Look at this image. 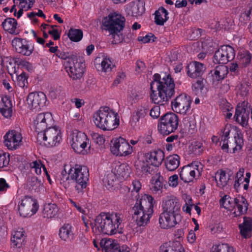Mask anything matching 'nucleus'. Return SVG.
Returning a JSON list of instances; mask_svg holds the SVG:
<instances>
[{
  "label": "nucleus",
  "mask_w": 252,
  "mask_h": 252,
  "mask_svg": "<svg viewBox=\"0 0 252 252\" xmlns=\"http://www.w3.org/2000/svg\"><path fill=\"white\" fill-rule=\"evenodd\" d=\"M150 98L155 104L164 105L175 94V84L170 74L165 75L161 79L160 75L156 73L150 84Z\"/></svg>",
  "instance_id": "1"
},
{
  "label": "nucleus",
  "mask_w": 252,
  "mask_h": 252,
  "mask_svg": "<svg viewBox=\"0 0 252 252\" xmlns=\"http://www.w3.org/2000/svg\"><path fill=\"white\" fill-rule=\"evenodd\" d=\"M122 220L119 214L101 213L98 215L94 223H91L93 231L112 235L116 233Z\"/></svg>",
  "instance_id": "2"
},
{
  "label": "nucleus",
  "mask_w": 252,
  "mask_h": 252,
  "mask_svg": "<svg viewBox=\"0 0 252 252\" xmlns=\"http://www.w3.org/2000/svg\"><path fill=\"white\" fill-rule=\"evenodd\" d=\"M126 19L121 14L111 13L102 20L103 29L109 31L113 37L112 43L118 44L125 39L121 32L125 26Z\"/></svg>",
  "instance_id": "3"
},
{
  "label": "nucleus",
  "mask_w": 252,
  "mask_h": 252,
  "mask_svg": "<svg viewBox=\"0 0 252 252\" xmlns=\"http://www.w3.org/2000/svg\"><path fill=\"white\" fill-rule=\"evenodd\" d=\"M95 126L104 130H112L119 125V116L108 107H101L93 115Z\"/></svg>",
  "instance_id": "4"
},
{
  "label": "nucleus",
  "mask_w": 252,
  "mask_h": 252,
  "mask_svg": "<svg viewBox=\"0 0 252 252\" xmlns=\"http://www.w3.org/2000/svg\"><path fill=\"white\" fill-rule=\"evenodd\" d=\"M70 174L76 191L78 195H82L85 191L89 181V173L88 167L75 164L74 167L70 168Z\"/></svg>",
  "instance_id": "5"
},
{
  "label": "nucleus",
  "mask_w": 252,
  "mask_h": 252,
  "mask_svg": "<svg viewBox=\"0 0 252 252\" xmlns=\"http://www.w3.org/2000/svg\"><path fill=\"white\" fill-rule=\"evenodd\" d=\"M62 139L60 130L56 126H50L37 134V140L39 144L52 147L59 144Z\"/></svg>",
  "instance_id": "6"
},
{
  "label": "nucleus",
  "mask_w": 252,
  "mask_h": 252,
  "mask_svg": "<svg viewBox=\"0 0 252 252\" xmlns=\"http://www.w3.org/2000/svg\"><path fill=\"white\" fill-rule=\"evenodd\" d=\"M178 125V116L172 112L167 113L159 118L158 130L163 135H169L177 129Z\"/></svg>",
  "instance_id": "7"
},
{
  "label": "nucleus",
  "mask_w": 252,
  "mask_h": 252,
  "mask_svg": "<svg viewBox=\"0 0 252 252\" xmlns=\"http://www.w3.org/2000/svg\"><path fill=\"white\" fill-rule=\"evenodd\" d=\"M154 205L153 197L150 195L144 194L141 197H138L132 209V212L134 215H140L141 213L153 215Z\"/></svg>",
  "instance_id": "8"
},
{
  "label": "nucleus",
  "mask_w": 252,
  "mask_h": 252,
  "mask_svg": "<svg viewBox=\"0 0 252 252\" xmlns=\"http://www.w3.org/2000/svg\"><path fill=\"white\" fill-rule=\"evenodd\" d=\"M38 207L36 199L31 196H26L18 205V210L20 216L24 218L30 217L36 213Z\"/></svg>",
  "instance_id": "9"
},
{
  "label": "nucleus",
  "mask_w": 252,
  "mask_h": 252,
  "mask_svg": "<svg viewBox=\"0 0 252 252\" xmlns=\"http://www.w3.org/2000/svg\"><path fill=\"white\" fill-rule=\"evenodd\" d=\"M85 68L84 61L77 57L75 61H67L65 66L69 76L73 80L80 79L85 72Z\"/></svg>",
  "instance_id": "10"
},
{
  "label": "nucleus",
  "mask_w": 252,
  "mask_h": 252,
  "mask_svg": "<svg viewBox=\"0 0 252 252\" xmlns=\"http://www.w3.org/2000/svg\"><path fill=\"white\" fill-rule=\"evenodd\" d=\"M234 49L229 45H222L215 52L213 62L215 63L226 64L235 58Z\"/></svg>",
  "instance_id": "11"
},
{
  "label": "nucleus",
  "mask_w": 252,
  "mask_h": 252,
  "mask_svg": "<svg viewBox=\"0 0 252 252\" xmlns=\"http://www.w3.org/2000/svg\"><path fill=\"white\" fill-rule=\"evenodd\" d=\"M111 152L116 156H126L130 154L132 151V147L126 140L120 137L111 140Z\"/></svg>",
  "instance_id": "12"
},
{
  "label": "nucleus",
  "mask_w": 252,
  "mask_h": 252,
  "mask_svg": "<svg viewBox=\"0 0 252 252\" xmlns=\"http://www.w3.org/2000/svg\"><path fill=\"white\" fill-rule=\"evenodd\" d=\"M89 141V139L84 133L76 131L72 134L71 146L75 153L84 155L86 153L85 148Z\"/></svg>",
  "instance_id": "13"
},
{
  "label": "nucleus",
  "mask_w": 252,
  "mask_h": 252,
  "mask_svg": "<svg viewBox=\"0 0 252 252\" xmlns=\"http://www.w3.org/2000/svg\"><path fill=\"white\" fill-rule=\"evenodd\" d=\"M191 101L189 95L184 94H181L172 101V109L176 113L185 114L189 109Z\"/></svg>",
  "instance_id": "14"
},
{
  "label": "nucleus",
  "mask_w": 252,
  "mask_h": 252,
  "mask_svg": "<svg viewBox=\"0 0 252 252\" xmlns=\"http://www.w3.org/2000/svg\"><path fill=\"white\" fill-rule=\"evenodd\" d=\"M4 145L9 150H16L20 145L22 136L15 130H9L3 137Z\"/></svg>",
  "instance_id": "15"
},
{
  "label": "nucleus",
  "mask_w": 252,
  "mask_h": 252,
  "mask_svg": "<svg viewBox=\"0 0 252 252\" xmlns=\"http://www.w3.org/2000/svg\"><path fill=\"white\" fill-rule=\"evenodd\" d=\"M53 119L50 113H43L37 115L34 120L35 131L37 133L40 132L53 125Z\"/></svg>",
  "instance_id": "16"
},
{
  "label": "nucleus",
  "mask_w": 252,
  "mask_h": 252,
  "mask_svg": "<svg viewBox=\"0 0 252 252\" xmlns=\"http://www.w3.org/2000/svg\"><path fill=\"white\" fill-rule=\"evenodd\" d=\"M27 101L31 109L39 110L45 106L46 96L43 92H33L29 94Z\"/></svg>",
  "instance_id": "17"
},
{
  "label": "nucleus",
  "mask_w": 252,
  "mask_h": 252,
  "mask_svg": "<svg viewBox=\"0 0 252 252\" xmlns=\"http://www.w3.org/2000/svg\"><path fill=\"white\" fill-rule=\"evenodd\" d=\"M182 220L181 216H175L163 211L159 217L160 226L163 229H168L174 227Z\"/></svg>",
  "instance_id": "18"
},
{
  "label": "nucleus",
  "mask_w": 252,
  "mask_h": 252,
  "mask_svg": "<svg viewBox=\"0 0 252 252\" xmlns=\"http://www.w3.org/2000/svg\"><path fill=\"white\" fill-rule=\"evenodd\" d=\"M163 211L169 214L177 216H181L180 203L178 199L175 196H167L162 201Z\"/></svg>",
  "instance_id": "19"
},
{
  "label": "nucleus",
  "mask_w": 252,
  "mask_h": 252,
  "mask_svg": "<svg viewBox=\"0 0 252 252\" xmlns=\"http://www.w3.org/2000/svg\"><path fill=\"white\" fill-rule=\"evenodd\" d=\"M145 159L151 165L158 167L164 159V153L162 150L158 149L146 154Z\"/></svg>",
  "instance_id": "20"
},
{
  "label": "nucleus",
  "mask_w": 252,
  "mask_h": 252,
  "mask_svg": "<svg viewBox=\"0 0 252 252\" xmlns=\"http://www.w3.org/2000/svg\"><path fill=\"white\" fill-rule=\"evenodd\" d=\"M145 3L140 0L132 1L126 8V12L128 15L137 17L141 16L145 12Z\"/></svg>",
  "instance_id": "21"
},
{
  "label": "nucleus",
  "mask_w": 252,
  "mask_h": 252,
  "mask_svg": "<svg viewBox=\"0 0 252 252\" xmlns=\"http://www.w3.org/2000/svg\"><path fill=\"white\" fill-rule=\"evenodd\" d=\"M248 201L243 196L239 195L238 197L234 198L233 206V208L236 207L238 209L237 212L233 213L235 216L238 217L246 214L248 209Z\"/></svg>",
  "instance_id": "22"
},
{
  "label": "nucleus",
  "mask_w": 252,
  "mask_h": 252,
  "mask_svg": "<svg viewBox=\"0 0 252 252\" xmlns=\"http://www.w3.org/2000/svg\"><path fill=\"white\" fill-rule=\"evenodd\" d=\"M210 73H212L213 83H218L226 77L228 73V68L225 65H218Z\"/></svg>",
  "instance_id": "23"
},
{
  "label": "nucleus",
  "mask_w": 252,
  "mask_h": 252,
  "mask_svg": "<svg viewBox=\"0 0 252 252\" xmlns=\"http://www.w3.org/2000/svg\"><path fill=\"white\" fill-rule=\"evenodd\" d=\"M193 163L188 164L182 167L180 173V178L185 183H189L193 181L195 177V168L193 167Z\"/></svg>",
  "instance_id": "24"
},
{
  "label": "nucleus",
  "mask_w": 252,
  "mask_h": 252,
  "mask_svg": "<svg viewBox=\"0 0 252 252\" xmlns=\"http://www.w3.org/2000/svg\"><path fill=\"white\" fill-rule=\"evenodd\" d=\"M249 115V112L247 111L245 108L237 106L234 119L236 122L244 126L248 124Z\"/></svg>",
  "instance_id": "25"
},
{
  "label": "nucleus",
  "mask_w": 252,
  "mask_h": 252,
  "mask_svg": "<svg viewBox=\"0 0 252 252\" xmlns=\"http://www.w3.org/2000/svg\"><path fill=\"white\" fill-rule=\"evenodd\" d=\"M18 23L14 18H7L2 23L3 29L13 35L19 34V31L17 29Z\"/></svg>",
  "instance_id": "26"
},
{
  "label": "nucleus",
  "mask_w": 252,
  "mask_h": 252,
  "mask_svg": "<svg viewBox=\"0 0 252 252\" xmlns=\"http://www.w3.org/2000/svg\"><path fill=\"white\" fill-rule=\"evenodd\" d=\"M241 235L245 238L251 236L252 230V219L246 217H244V222L239 225Z\"/></svg>",
  "instance_id": "27"
},
{
  "label": "nucleus",
  "mask_w": 252,
  "mask_h": 252,
  "mask_svg": "<svg viewBox=\"0 0 252 252\" xmlns=\"http://www.w3.org/2000/svg\"><path fill=\"white\" fill-rule=\"evenodd\" d=\"M150 162H147L146 160H138L135 162L134 167L137 172H142L144 174H152L153 171V168L151 166Z\"/></svg>",
  "instance_id": "28"
},
{
  "label": "nucleus",
  "mask_w": 252,
  "mask_h": 252,
  "mask_svg": "<svg viewBox=\"0 0 252 252\" xmlns=\"http://www.w3.org/2000/svg\"><path fill=\"white\" fill-rule=\"evenodd\" d=\"M59 236L64 241H70L74 238V234L71 229V226L69 224H64L60 229Z\"/></svg>",
  "instance_id": "29"
},
{
  "label": "nucleus",
  "mask_w": 252,
  "mask_h": 252,
  "mask_svg": "<svg viewBox=\"0 0 252 252\" xmlns=\"http://www.w3.org/2000/svg\"><path fill=\"white\" fill-rule=\"evenodd\" d=\"M180 157L177 154H173L167 157L165 160L166 167L169 171H174L179 166Z\"/></svg>",
  "instance_id": "30"
},
{
  "label": "nucleus",
  "mask_w": 252,
  "mask_h": 252,
  "mask_svg": "<svg viewBox=\"0 0 252 252\" xmlns=\"http://www.w3.org/2000/svg\"><path fill=\"white\" fill-rule=\"evenodd\" d=\"M149 110L148 106H141L137 108L133 113L132 121L135 125L142 121L147 114Z\"/></svg>",
  "instance_id": "31"
},
{
  "label": "nucleus",
  "mask_w": 252,
  "mask_h": 252,
  "mask_svg": "<svg viewBox=\"0 0 252 252\" xmlns=\"http://www.w3.org/2000/svg\"><path fill=\"white\" fill-rule=\"evenodd\" d=\"M168 13L167 11L163 7H160L155 13V22L159 26H162L164 23L168 20L167 15Z\"/></svg>",
  "instance_id": "32"
},
{
  "label": "nucleus",
  "mask_w": 252,
  "mask_h": 252,
  "mask_svg": "<svg viewBox=\"0 0 252 252\" xmlns=\"http://www.w3.org/2000/svg\"><path fill=\"white\" fill-rule=\"evenodd\" d=\"M58 211L59 208L55 204H45L43 210V216L47 219L54 218L57 215Z\"/></svg>",
  "instance_id": "33"
},
{
  "label": "nucleus",
  "mask_w": 252,
  "mask_h": 252,
  "mask_svg": "<svg viewBox=\"0 0 252 252\" xmlns=\"http://www.w3.org/2000/svg\"><path fill=\"white\" fill-rule=\"evenodd\" d=\"M66 167L67 168H69L68 166L65 165L64 166V169L62 170L60 175L61 184L65 189L69 188L70 184L72 183L71 174H70V169L68 170V172H67Z\"/></svg>",
  "instance_id": "34"
},
{
  "label": "nucleus",
  "mask_w": 252,
  "mask_h": 252,
  "mask_svg": "<svg viewBox=\"0 0 252 252\" xmlns=\"http://www.w3.org/2000/svg\"><path fill=\"white\" fill-rule=\"evenodd\" d=\"M153 180H155L154 184L153 189L155 191H158L161 190L164 187L166 188L165 186L167 184V182L164 180L163 177H162L159 173H157L152 178Z\"/></svg>",
  "instance_id": "35"
},
{
  "label": "nucleus",
  "mask_w": 252,
  "mask_h": 252,
  "mask_svg": "<svg viewBox=\"0 0 252 252\" xmlns=\"http://www.w3.org/2000/svg\"><path fill=\"white\" fill-rule=\"evenodd\" d=\"M129 169V166L126 163L118 164L114 169V174L124 178L128 176Z\"/></svg>",
  "instance_id": "36"
},
{
  "label": "nucleus",
  "mask_w": 252,
  "mask_h": 252,
  "mask_svg": "<svg viewBox=\"0 0 252 252\" xmlns=\"http://www.w3.org/2000/svg\"><path fill=\"white\" fill-rule=\"evenodd\" d=\"M152 215L148 213H141L140 215H134L132 212V218L135 220L137 225L139 226L146 225L150 221Z\"/></svg>",
  "instance_id": "37"
},
{
  "label": "nucleus",
  "mask_w": 252,
  "mask_h": 252,
  "mask_svg": "<svg viewBox=\"0 0 252 252\" xmlns=\"http://www.w3.org/2000/svg\"><path fill=\"white\" fill-rule=\"evenodd\" d=\"M243 139L242 135L237 134L236 136H234V143H230L229 148H232V152L230 153H235L236 152L240 151L243 145Z\"/></svg>",
  "instance_id": "38"
},
{
  "label": "nucleus",
  "mask_w": 252,
  "mask_h": 252,
  "mask_svg": "<svg viewBox=\"0 0 252 252\" xmlns=\"http://www.w3.org/2000/svg\"><path fill=\"white\" fill-rule=\"evenodd\" d=\"M217 175H218L219 178V182H218L216 177H215V180L217 183V186L221 188H223L227 185L231 175L229 174L227 177L226 175L225 171L223 170H221L220 173L217 172L216 173V176Z\"/></svg>",
  "instance_id": "39"
},
{
  "label": "nucleus",
  "mask_w": 252,
  "mask_h": 252,
  "mask_svg": "<svg viewBox=\"0 0 252 252\" xmlns=\"http://www.w3.org/2000/svg\"><path fill=\"white\" fill-rule=\"evenodd\" d=\"M68 36L71 41L78 42L83 37V32L80 29L71 28L68 33Z\"/></svg>",
  "instance_id": "40"
},
{
  "label": "nucleus",
  "mask_w": 252,
  "mask_h": 252,
  "mask_svg": "<svg viewBox=\"0 0 252 252\" xmlns=\"http://www.w3.org/2000/svg\"><path fill=\"white\" fill-rule=\"evenodd\" d=\"M41 185V181L39 180L36 177H32L29 182V189L31 191L38 192L39 191V188Z\"/></svg>",
  "instance_id": "41"
},
{
  "label": "nucleus",
  "mask_w": 252,
  "mask_h": 252,
  "mask_svg": "<svg viewBox=\"0 0 252 252\" xmlns=\"http://www.w3.org/2000/svg\"><path fill=\"white\" fill-rule=\"evenodd\" d=\"M28 41L25 40L24 42L23 43V46L17 49V52L24 56H30L33 51V47L30 46L28 44Z\"/></svg>",
  "instance_id": "42"
},
{
  "label": "nucleus",
  "mask_w": 252,
  "mask_h": 252,
  "mask_svg": "<svg viewBox=\"0 0 252 252\" xmlns=\"http://www.w3.org/2000/svg\"><path fill=\"white\" fill-rule=\"evenodd\" d=\"M118 244L113 240L111 239H102L100 242V245L102 248L103 252L110 251V249L114 247V245H117Z\"/></svg>",
  "instance_id": "43"
},
{
  "label": "nucleus",
  "mask_w": 252,
  "mask_h": 252,
  "mask_svg": "<svg viewBox=\"0 0 252 252\" xmlns=\"http://www.w3.org/2000/svg\"><path fill=\"white\" fill-rule=\"evenodd\" d=\"M56 56L62 60H66L68 59V61H70L71 62L72 61H75V59L77 57L76 54H74L73 53L65 52L61 50L58 51Z\"/></svg>",
  "instance_id": "44"
},
{
  "label": "nucleus",
  "mask_w": 252,
  "mask_h": 252,
  "mask_svg": "<svg viewBox=\"0 0 252 252\" xmlns=\"http://www.w3.org/2000/svg\"><path fill=\"white\" fill-rule=\"evenodd\" d=\"M234 203V198H231L230 196L225 195L220 200V206H222L224 208L228 209L230 207H233V204Z\"/></svg>",
  "instance_id": "45"
},
{
  "label": "nucleus",
  "mask_w": 252,
  "mask_h": 252,
  "mask_svg": "<svg viewBox=\"0 0 252 252\" xmlns=\"http://www.w3.org/2000/svg\"><path fill=\"white\" fill-rule=\"evenodd\" d=\"M203 79L200 78L192 85V90L196 94H201L203 90L204 85L203 82Z\"/></svg>",
  "instance_id": "46"
},
{
  "label": "nucleus",
  "mask_w": 252,
  "mask_h": 252,
  "mask_svg": "<svg viewBox=\"0 0 252 252\" xmlns=\"http://www.w3.org/2000/svg\"><path fill=\"white\" fill-rule=\"evenodd\" d=\"M212 252H234L233 249L227 244H219Z\"/></svg>",
  "instance_id": "47"
},
{
  "label": "nucleus",
  "mask_w": 252,
  "mask_h": 252,
  "mask_svg": "<svg viewBox=\"0 0 252 252\" xmlns=\"http://www.w3.org/2000/svg\"><path fill=\"white\" fill-rule=\"evenodd\" d=\"M114 65L112 64L111 61L107 58H104L101 62V67L102 71L108 72L111 70L112 67Z\"/></svg>",
  "instance_id": "48"
},
{
  "label": "nucleus",
  "mask_w": 252,
  "mask_h": 252,
  "mask_svg": "<svg viewBox=\"0 0 252 252\" xmlns=\"http://www.w3.org/2000/svg\"><path fill=\"white\" fill-rule=\"evenodd\" d=\"M159 252H183L179 249H177V247L173 245L172 246H167V244L163 245L160 247Z\"/></svg>",
  "instance_id": "49"
},
{
  "label": "nucleus",
  "mask_w": 252,
  "mask_h": 252,
  "mask_svg": "<svg viewBox=\"0 0 252 252\" xmlns=\"http://www.w3.org/2000/svg\"><path fill=\"white\" fill-rule=\"evenodd\" d=\"M195 63L192 62L187 66V73L189 76L191 78H197V74L195 71Z\"/></svg>",
  "instance_id": "50"
},
{
  "label": "nucleus",
  "mask_w": 252,
  "mask_h": 252,
  "mask_svg": "<svg viewBox=\"0 0 252 252\" xmlns=\"http://www.w3.org/2000/svg\"><path fill=\"white\" fill-rule=\"evenodd\" d=\"M193 63H194L195 68L197 77H201L206 69L204 65L202 63L195 61L193 62Z\"/></svg>",
  "instance_id": "51"
},
{
  "label": "nucleus",
  "mask_w": 252,
  "mask_h": 252,
  "mask_svg": "<svg viewBox=\"0 0 252 252\" xmlns=\"http://www.w3.org/2000/svg\"><path fill=\"white\" fill-rule=\"evenodd\" d=\"M156 37L152 33H150L148 34H147L144 37L140 36L138 37V40L139 41H142L144 43H146L150 42L152 41V42H154L155 39H156Z\"/></svg>",
  "instance_id": "52"
},
{
  "label": "nucleus",
  "mask_w": 252,
  "mask_h": 252,
  "mask_svg": "<svg viewBox=\"0 0 252 252\" xmlns=\"http://www.w3.org/2000/svg\"><path fill=\"white\" fill-rule=\"evenodd\" d=\"M25 238L11 239V244L13 247L20 248L25 244Z\"/></svg>",
  "instance_id": "53"
},
{
  "label": "nucleus",
  "mask_w": 252,
  "mask_h": 252,
  "mask_svg": "<svg viewBox=\"0 0 252 252\" xmlns=\"http://www.w3.org/2000/svg\"><path fill=\"white\" fill-rule=\"evenodd\" d=\"M115 174L113 173L108 174L106 177L104 179L105 183L111 187L114 186V181L116 180Z\"/></svg>",
  "instance_id": "54"
},
{
  "label": "nucleus",
  "mask_w": 252,
  "mask_h": 252,
  "mask_svg": "<svg viewBox=\"0 0 252 252\" xmlns=\"http://www.w3.org/2000/svg\"><path fill=\"white\" fill-rule=\"evenodd\" d=\"M150 115L154 119H157L160 116V107L158 106L153 107L150 110Z\"/></svg>",
  "instance_id": "55"
},
{
  "label": "nucleus",
  "mask_w": 252,
  "mask_h": 252,
  "mask_svg": "<svg viewBox=\"0 0 252 252\" xmlns=\"http://www.w3.org/2000/svg\"><path fill=\"white\" fill-rule=\"evenodd\" d=\"M23 38L15 37L11 42V44L13 47H14L17 51V49L18 48H20L23 46V43H24L23 41L25 40Z\"/></svg>",
  "instance_id": "56"
},
{
  "label": "nucleus",
  "mask_w": 252,
  "mask_h": 252,
  "mask_svg": "<svg viewBox=\"0 0 252 252\" xmlns=\"http://www.w3.org/2000/svg\"><path fill=\"white\" fill-rule=\"evenodd\" d=\"M241 58L243 63L245 65H247L251 61L252 55L249 52H246L242 55Z\"/></svg>",
  "instance_id": "57"
},
{
  "label": "nucleus",
  "mask_w": 252,
  "mask_h": 252,
  "mask_svg": "<svg viewBox=\"0 0 252 252\" xmlns=\"http://www.w3.org/2000/svg\"><path fill=\"white\" fill-rule=\"evenodd\" d=\"M31 167L32 168H34V170L37 168H39L40 167H42L43 171L44 172H46V168L45 166L41 162L40 160L39 161H34L32 162L30 164Z\"/></svg>",
  "instance_id": "58"
},
{
  "label": "nucleus",
  "mask_w": 252,
  "mask_h": 252,
  "mask_svg": "<svg viewBox=\"0 0 252 252\" xmlns=\"http://www.w3.org/2000/svg\"><path fill=\"white\" fill-rule=\"evenodd\" d=\"M0 112L5 118H8L12 116V109H6V108L2 107L0 108Z\"/></svg>",
  "instance_id": "59"
},
{
  "label": "nucleus",
  "mask_w": 252,
  "mask_h": 252,
  "mask_svg": "<svg viewBox=\"0 0 252 252\" xmlns=\"http://www.w3.org/2000/svg\"><path fill=\"white\" fill-rule=\"evenodd\" d=\"M178 176L177 175L175 174L170 177L169 179V186L176 187L178 185Z\"/></svg>",
  "instance_id": "60"
},
{
  "label": "nucleus",
  "mask_w": 252,
  "mask_h": 252,
  "mask_svg": "<svg viewBox=\"0 0 252 252\" xmlns=\"http://www.w3.org/2000/svg\"><path fill=\"white\" fill-rule=\"evenodd\" d=\"M2 101L3 103V107L6 109H12V103L9 98L7 96H5L2 98Z\"/></svg>",
  "instance_id": "61"
},
{
  "label": "nucleus",
  "mask_w": 252,
  "mask_h": 252,
  "mask_svg": "<svg viewBox=\"0 0 252 252\" xmlns=\"http://www.w3.org/2000/svg\"><path fill=\"white\" fill-rule=\"evenodd\" d=\"M9 161L6 159L4 154L0 153V168H2L8 164Z\"/></svg>",
  "instance_id": "62"
},
{
  "label": "nucleus",
  "mask_w": 252,
  "mask_h": 252,
  "mask_svg": "<svg viewBox=\"0 0 252 252\" xmlns=\"http://www.w3.org/2000/svg\"><path fill=\"white\" fill-rule=\"evenodd\" d=\"M94 139L96 144L99 145H101L104 143L105 139L103 136H101L98 134H94Z\"/></svg>",
  "instance_id": "63"
},
{
  "label": "nucleus",
  "mask_w": 252,
  "mask_h": 252,
  "mask_svg": "<svg viewBox=\"0 0 252 252\" xmlns=\"http://www.w3.org/2000/svg\"><path fill=\"white\" fill-rule=\"evenodd\" d=\"M48 33L51 35L55 40H57L60 38V34L57 30L52 29L50 30L48 32Z\"/></svg>",
  "instance_id": "64"
}]
</instances>
